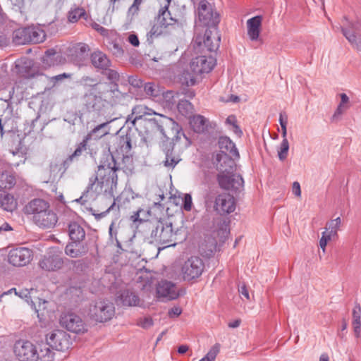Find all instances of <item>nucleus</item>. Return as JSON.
Here are the masks:
<instances>
[{
    "instance_id": "f257e3e1",
    "label": "nucleus",
    "mask_w": 361,
    "mask_h": 361,
    "mask_svg": "<svg viewBox=\"0 0 361 361\" xmlns=\"http://www.w3.org/2000/svg\"><path fill=\"white\" fill-rule=\"evenodd\" d=\"M119 169L112 154H106L100 161L97 175L89 178V183L82 195L76 199V202L85 204L86 197L90 192H100L104 187V192L113 190L116 187L118 176L116 171Z\"/></svg>"
},
{
    "instance_id": "f03ea898",
    "label": "nucleus",
    "mask_w": 361,
    "mask_h": 361,
    "mask_svg": "<svg viewBox=\"0 0 361 361\" xmlns=\"http://www.w3.org/2000/svg\"><path fill=\"white\" fill-rule=\"evenodd\" d=\"M24 213L31 216L32 222L43 229L54 228L58 222V216L49 202L42 198H34L23 209Z\"/></svg>"
},
{
    "instance_id": "7ed1b4c3",
    "label": "nucleus",
    "mask_w": 361,
    "mask_h": 361,
    "mask_svg": "<svg viewBox=\"0 0 361 361\" xmlns=\"http://www.w3.org/2000/svg\"><path fill=\"white\" fill-rule=\"evenodd\" d=\"M13 353L19 361H53V351L47 345L36 343L26 339H20L15 342Z\"/></svg>"
},
{
    "instance_id": "20e7f679",
    "label": "nucleus",
    "mask_w": 361,
    "mask_h": 361,
    "mask_svg": "<svg viewBox=\"0 0 361 361\" xmlns=\"http://www.w3.org/2000/svg\"><path fill=\"white\" fill-rule=\"evenodd\" d=\"M141 228L145 238L150 243H158L163 247L175 246V233L171 223L162 221H145L142 222Z\"/></svg>"
},
{
    "instance_id": "39448f33",
    "label": "nucleus",
    "mask_w": 361,
    "mask_h": 361,
    "mask_svg": "<svg viewBox=\"0 0 361 361\" xmlns=\"http://www.w3.org/2000/svg\"><path fill=\"white\" fill-rule=\"evenodd\" d=\"M146 109L147 107L144 105L134 106L132 109L131 115H129L127 118L126 123L130 122L132 126H135L136 123L140 121L145 128L150 129L152 131H159L167 140H169V137L165 133L164 126H171L178 133L180 128L178 123L172 118L163 116H161L159 119L155 118H143L146 114Z\"/></svg>"
},
{
    "instance_id": "423d86ee",
    "label": "nucleus",
    "mask_w": 361,
    "mask_h": 361,
    "mask_svg": "<svg viewBox=\"0 0 361 361\" xmlns=\"http://www.w3.org/2000/svg\"><path fill=\"white\" fill-rule=\"evenodd\" d=\"M218 145L220 149L219 152L216 154L214 164L216 168L223 166L221 161L226 163L227 161H231V159H238L240 154L235 143L227 136H221L218 141Z\"/></svg>"
},
{
    "instance_id": "0eeeda50",
    "label": "nucleus",
    "mask_w": 361,
    "mask_h": 361,
    "mask_svg": "<svg viewBox=\"0 0 361 361\" xmlns=\"http://www.w3.org/2000/svg\"><path fill=\"white\" fill-rule=\"evenodd\" d=\"M217 169L221 171L216 176V180L221 188L234 193L243 189L244 180L240 175L227 171L226 169L224 170L223 166Z\"/></svg>"
},
{
    "instance_id": "6e6552de",
    "label": "nucleus",
    "mask_w": 361,
    "mask_h": 361,
    "mask_svg": "<svg viewBox=\"0 0 361 361\" xmlns=\"http://www.w3.org/2000/svg\"><path fill=\"white\" fill-rule=\"evenodd\" d=\"M90 317L98 322L111 320L115 314V307L113 302L107 300L95 301L90 307Z\"/></svg>"
},
{
    "instance_id": "1a4fd4ad",
    "label": "nucleus",
    "mask_w": 361,
    "mask_h": 361,
    "mask_svg": "<svg viewBox=\"0 0 361 361\" xmlns=\"http://www.w3.org/2000/svg\"><path fill=\"white\" fill-rule=\"evenodd\" d=\"M197 17L202 26L207 27H217L220 22V17L214 11L212 5L206 0H201L197 8Z\"/></svg>"
},
{
    "instance_id": "9d476101",
    "label": "nucleus",
    "mask_w": 361,
    "mask_h": 361,
    "mask_svg": "<svg viewBox=\"0 0 361 361\" xmlns=\"http://www.w3.org/2000/svg\"><path fill=\"white\" fill-rule=\"evenodd\" d=\"M204 269L203 260L195 256L188 258L181 267V274L184 281H190L199 278Z\"/></svg>"
},
{
    "instance_id": "9b49d317",
    "label": "nucleus",
    "mask_w": 361,
    "mask_h": 361,
    "mask_svg": "<svg viewBox=\"0 0 361 361\" xmlns=\"http://www.w3.org/2000/svg\"><path fill=\"white\" fill-rule=\"evenodd\" d=\"M221 37L219 34L217 27H207L204 32L203 41L197 37L195 39V44L199 49L204 51V49L209 52H213L218 50L219 47Z\"/></svg>"
},
{
    "instance_id": "f8f14e48",
    "label": "nucleus",
    "mask_w": 361,
    "mask_h": 361,
    "mask_svg": "<svg viewBox=\"0 0 361 361\" xmlns=\"http://www.w3.org/2000/svg\"><path fill=\"white\" fill-rule=\"evenodd\" d=\"M47 347L58 351H64L70 348L72 341L70 335L63 330H54L47 336Z\"/></svg>"
},
{
    "instance_id": "ddd939ff",
    "label": "nucleus",
    "mask_w": 361,
    "mask_h": 361,
    "mask_svg": "<svg viewBox=\"0 0 361 361\" xmlns=\"http://www.w3.org/2000/svg\"><path fill=\"white\" fill-rule=\"evenodd\" d=\"M32 251L25 247H16L8 254V262L14 267H23L29 264L32 259Z\"/></svg>"
},
{
    "instance_id": "4468645a",
    "label": "nucleus",
    "mask_w": 361,
    "mask_h": 361,
    "mask_svg": "<svg viewBox=\"0 0 361 361\" xmlns=\"http://www.w3.org/2000/svg\"><path fill=\"white\" fill-rule=\"evenodd\" d=\"M214 208L220 215H225L233 212L235 209L234 197L229 193H221L215 198Z\"/></svg>"
},
{
    "instance_id": "2eb2a0df",
    "label": "nucleus",
    "mask_w": 361,
    "mask_h": 361,
    "mask_svg": "<svg viewBox=\"0 0 361 361\" xmlns=\"http://www.w3.org/2000/svg\"><path fill=\"white\" fill-rule=\"evenodd\" d=\"M61 323L68 331L75 334L87 331V326L78 315L71 313L61 317Z\"/></svg>"
},
{
    "instance_id": "dca6fc26",
    "label": "nucleus",
    "mask_w": 361,
    "mask_h": 361,
    "mask_svg": "<svg viewBox=\"0 0 361 361\" xmlns=\"http://www.w3.org/2000/svg\"><path fill=\"white\" fill-rule=\"evenodd\" d=\"M216 60L212 56H199L193 59L190 67L195 73H209L216 66Z\"/></svg>"
},
{
    "instance_id": "f3484780",
    "label": "nucleus",
    "mask_w": 361,
    "mask_h": 361,
    "mask_svg": "<svg viewBox=\"0 0 361 361\" xmlns=\"http://www.w3.org/2000/svg\"><path fill=\"white\" fill-rule=\"evenodd\" d=\"M156 293L158 298H165L169 300H175L179 296L176 284L167 280L158 282Z\"/></svg>"
},
{
    "instance_id": "a211bd4d",
    "label": "nucleus",
    "mask_w": 361,
    "mask_h": 361,
    "mask_svg": "<svg viewBox=\"0 0 361 361\" xmlns=\"http://www.w3.org/2000/svg\"><path fill=\"white\" fill-rule=\"evenodd\" d=\"M63 264V260L56 252H49L39 261V267L47 271H54L60 269Z\"/></svg>"
},
{
    "instance_id": "6ab92c4d",
    "label": "nucleus",
    "mask_w": 361,
    "mask_h": 361,
    "mask_svg": "<svg viewBox=\"0 0 361 361\" xmlns=\"http://www.w3.org/2000/svg\"><path fill=\"white\" fill-rule=\"evenodd\" d=\"M16 68L17 72L23 78H32L42 75L39 70L34 66L32 60L29 59H22L16 61Z\"/></svg>"
},
{
    "instance_id": "aec40b11",
    "label": "nucleus",
    "mask_w": 361,
    "mask_h": 361,
    "mask_svg": "<svg viewBox=\"0 0 361 361\" xmlns=\"http://www.w3.org/2000/svg\"><path fill=\"white\" fill-rule=\"evenodd\" d=\"M11 97H12L10 94L8 99H0V102H1V105L2 106V108L4 109V114L0 115V133L1 136L5 133V123L6 122L12 121L11 116L13 114V106L10 102Z\"/></svg>"
},
{
    "instance_id": "412c9836",
    "label": "nucleus",
    "mask_w": 361,
    "mask_h": 361,
    "mask_svg": "<svg viewBox=\"0 0 361 361\" xmlns=\"http://www.w3.org/2000/svg\"><path fill=\"white\" fill-rule=\"evenodd\" d=\"M169 4L170 1L168 0L167 4L159 10L158 14L155 18L157 23L164 25V28H166L170 25H174L178 23L177 19L173 18L169 11Z\"/></svg>"
},
{
    "instance_id": "4be33fe9",
    "label": "nucleus",
    "mask_w": 361,
    "mask_h": 361,
    "mask_svg": "<svg viewBox=\"0 0 361 361\" xmlns=\"http://www.w3.org/2000/svg\"><path fill=\"white\" fill-rule=\"evenodd\" d=\"M262 17L254 16L247 21V35L251 41H257L259 37Z\"/></svg>"
},
{
    "instance_id": "5701e85b",
    "label": "nucleus",
    "mask_w": 361,
    "mask_h": 361,
    "mask_svg": "<svg viewBox=\"0 0 361 361\" xmlns=\"http://www.w3.org/2000/svg\"><path fill=\"white\" fill-rule=\"evenodd\" d=\"M64 58L59 54L55 49H47L42 57V63L45 68H50L61 64Z\"/></svg>"
},
{
    "instance_id": "b1692460",
    "label": "nucleus",
    "mask_w": 361,
    "mask_h": 361,
    "mask_svg": "<svg viewBox=\"0 0 361 361\" xmlns=\"http://www.w3.org/2000/svg\"><path fill=\"white\" fill-rule=\"evenodd\" d=\"M118 302L123 306H140L141 300L139 296L134 292L129 290H123L118 296Z\"/></svg>"
},
{
    "instance_id": "393cba45",
    "label": "nucleus",
    "mask_w": 361,
    "mask_h": 361,
    "mask_svg": "<svg viewBox=\"0 0 361 361\" xmlns=\"http://www.w3.org/2000/svg\"><path fill=\"white\" fill-rule=\"evenodd\" d=\"M68 233L71 241L80 243L85 238L84 228L77 221H71L68 226Z\"/></svg>"
},
{
    "instance_id": "a878e982",
    "label": "nucleus",
    "mask_w": 361,
    "mask_h": 361,
    "mask_svg": "<svg viewBox=\"0 0 361 361\" xmlns=\"http://www.w3.org/2000/svg\"><path fill=\"white\" fill-rule=\"evenodd\" d=\"M190 124L193 130L197 133H204L207 130L209 124L212 125L204 116L200 114L192 115L190 118Z\"/></svg>"
},
{
    "instance_id": "bb28decb",
    "label": "nucleus",
    "mask_w": 361,
    "mask_h": 361,
    "mask_svg": "<svg viewBox=\"0 0 361 361\" xmlns=\"http://www.w3.org/2000/svg\"><path fill=\"white\" fill-rule=\"evenodd\" d=\"M131 142L132 139L130 133L119 136L116 141V151L121 153L123 157H128L132 149Z\"/></svg>"
},
{
    "instance_id": "cd10ccee",
    "label": "nucleus",
    "mask_w": 361,
    "mask_h": 361,
    "mask_svg": "<svg viewBox=\"0 0 361 361\" xmlns=\"http://www.w3.org/2000/svg\"><path fill=\"white\" fill-rule=\"evenodd\" d=\"M90 59L92 65L97 68L104 71L111 66L110 60L105 54L100 51L92 53Z\"/></svg>"
},
{
    "instance_id": "c85d7f7f",
    "label": "nucleus",
    "mask_w": 361,
    "mask_h": 361,
    "mask_svg": "<svg viewBox=\"0 0 361 361\" xmlns=\"http://www.w3.org/2000/svg\"><path fill=\"white\" fill-rule=\"evenodd\" d=\"M109 122L106 121L95 126L87 135L85 136L88 140H99L109 133Z\"/></svg>"
},
{
    "instance_id": "c756f323",
    "label": "nucleus",
    "mask_w": 361,
    "mask_h": 361,
    "mask_svg": "<svg viewBox=\"0 0 361 361\" xmlns=\"http://www.w3.org/2000/svg\"><path fill=\"white\" fill-rule=\"evenodd\" d=\"M163 150L166 155L164 164L166 167L173 169L180 161L179 159L176 158L173 154V144L171 142L169 144H163Z\"/></svg>"
},
{
    "instance_id": "7c9ffc66",
    "label": "nucleus",
    "mask_w": 361,
    "mask_h": 361,
    "mask_svg": "<svg viewBox=\"0 0 361 361\" xmlns=\"http://www.w3.org/2000/svg\"><path fill=\"white\" fill-rule=\"evenodd\" d=\"M29 27L16 29L13 32V42L16 45L29 44Z\"/></svg>"
},
{
    "instance_id": "2f4dec72",
    "label": "nucleus",
    "mask_w": 361,
    "mask_h": 361,
    "mask_svg": "<svg viewBox=\"0 0 361 361\" xmlns=\"http://www.w3.org/2000/svg\"><path fill=\"white\" fill-rule=\"evenodd\" d=\"M341 30L350 44L357 51H361V35H357L344 27H341Z\"/></svg>"
},
{
    "instance_id": "473e14b6",
    "label": "nucleus",
    "mask_w": 361,
    "mask_h": 361,
    "mask_svg": "<svg viewBox=\"0 0 361 361\" xmlns=\"http://www.w3.org/2000/svg\"><path fill=\"white\" fill-rule=\"evenodd\" d=\"M341 30L350 44L357 51H361V35H357L344 27H341Z\"/></svg>"
},
{
    "instance_id": "72a5a7b5",
    "label": "nucleus",
    "mask_w": 361,
    "mask_h": 361,
    "mask_svg": "<svg viewBox=\"0 0 361 361\" xmlns=\"http://www.w3.org/2000/svg\"><path fill=\"white\" fill-rule=\"evenodd\" d=\"M0 203L4 209L12 212L16 207V202L13 195L5 190L0 191Z\"/></svg>"
},
{
    "instance_id": "f704fd0d",
    "label": "nucleus",
    "mask_w": 361,
    "mask_h": 361,
    "mask_svg": "<svg viewBox=\"0 0 361 361\" xmlns=\"http://www.w3.org/2000/svg\"><path fill=\"white\" fill-rule=\"evenodd\" d=\"M102 98L93 93L85 94L83 97L84 104L89 111L98 110Z\"/></svg>"
},
{
    "instance_id": "c9c22d12",
    "label": "nucleus",
    "mask_w": 361,
    "mask_h": 361,
    "mask_svg": "<svg viewBox=\"0 0 361 361\" xmlns=\"http://www.w3.org/2000/svg\"><path fill=\"white\" fill-rule=\"evenodd\" d=\"M176 107L179 114L186 118H190L193 115L194 106L188 99L181 98Z\"/></svg>"
},
{
    "instance_id": "e433bc0d",
    "label": "nucleus",
    "mask_w": 361,
    "mask_h": 361,
    "mask_svg": "<svg viewBox=\"0 0 361 361\" xmlns=\"http://www.w3.org/2000/svg\"><path fill=\"white\" fill-rule=\"evenodd\" d=\"M163 98L166 106L170 109L176 107L181 99L180 93L179 92H174L173 90L164 92L163 93Z\"/></svg>"
},
{
    "instance_id": "4c0bfd02",
    "label": "nucleus",
    "mask_w": 361,
    "mask_h": 361,
    "mask_svg": "<svg viewBox=\"0 0 361 361\" xmlns=\"http://www.w3.org/2000/svg\"><path fill=\"white\" fill-rule=\"evenodd\" d=\"M83 18L87 19V13L85 10L82 8L74 5L68 13V20L70 23H75L80 18Z\"/></svg>"
},
{
    "instance_id": "58836bf2",
    "label": "nucleus",
    "mask_w": 361,
    "mask_h": 361,
    "mask_svg": "<svg viewBox=\"0 0 361 361\" xmlns=\"http://www.w3.org/2000/svg\"><path fill=\"white\" fill-rule=\"evenodd\" d=\"M16 180L14 174L9 172H2L0 175V188L9 190L14 187Z\"/></svg>"
},
{
    "instance_id": "ea45409f",
    "label": "nucleus",
    "mask_w": 361,
    "mask_h": 361,
    "mask_svg": "<svg viewBox=\"0 0 361 361\" xmlns=\"http://www.w3.org/2000/svg\"><path fill=\"white\" fill-rule=\"evenodd\" d=\"M79 244V243L71 241L65 247V253L72 258H76L84 255L87 252V250L84 247L82 248L75 247Z\"/></svg>"
},
{
    "instance_id": "a19ab883",
    "label": "nucleus",
    "mask_w": 361,
    "mask_h": 361,
    "mask_svg": "<svg viewBox=\"0 0 361 361\" xmlns=\"http://www.w3.org/2000/svg\"><path fill=\"white\" fill-rule=\"evenodd\" d=\"M30 43L38 44L44 42L46 35L44 31L37 27H29Z\"/></svg>"
},
{
    "instance_id": "79ce46f5",
    "label": "nucleus",
    "mask_w": 361,
    "mask_h": 361,
    "mask_svg": "<svg viewBox=\"0 0 361 361\" xmlns=\"http://www.w3.org/2000/svg\"><path fill=\"white\" fill-rule=\"evenodd\" d=\"M164 25L159 23H154L151 30L147 33V42L152 44L154 38L159 37L163 33Z\"/></svg>"
},
{
    "instance_id": "37998d69",
    "label": "nucleus",
    "mask_w": 361,
    "mask_h": 361,
    "mask_svg": "<svg viewBox=\"0 0 361 361\" xmlns=\"http://www.w3.org/2000/svg\"><path fill=\"white\" fill-rule=\"evenodd\" d=\"M341 220L340 217L331 220L326 224V233L331 236H334L337 234V231L341 226Z\"/></svg>"
},
{
    "instance_id": "c03bdc74",
    "label": "nucleus",
    "mask_w": 361,
    "mask_h": 361,
    "mask_svg": "<svg viewBox=\"0 0 361 361\" xmlns=\"http://www.w3.org/2000/svg\"><path fill=\"white\" fill-rule=\"evenodd\" d=\"M289 143L287 139H283L277 150L278 157L280 161H284L288 156Z\"/></svg>"
},
{
    "instance_id": "a18cd8bd",
    "label": "nucleus",
    "mask_w": 361,
    "mask_h": 361,
    "mask_svg": "<svg viewBox=\"0 0 361 361\" xmlns=\"http://www.w3.org/2000/svg\"><path fill=\"white\" fill-rule=\"evenodd\" d=\"M88 142V138L85 136L83 140L76 145L75 151L71 154L72 157L78 160V157L82 154V152L87 150Z\"/></svg>"
},
{
    "instance_id": "49530a36",
    "label": "nucleus",
    "mask_w": 361,
    "mask_h": 361,
    "mask_svg": "<svg viewBox=\"0 0 361 361\" xmlns=\"http://www.w3.org/2000/svg\"><path fill=\"white\" fill-rule=\"evenodd\" d=\"M220 349L219 344L216 343L212 347L209 352L199 361H214Z\"/></svg>"
},
{
    "instance_id": "de8ad7c7",
    "label": "nucleus",
    "mask_w": 361,
    "mask_h": 361,
    "mask_svg": "<svg viewBox=\"0 0 361 361\" xmlns=\"http://www.w3.org/2000/svg\"><path fill=\"white\" fill-rule=\"evenodd\" d=\"M180 80L182 85H185L187 87L192 86L195 84V78L188 71H183L180 77Z\"/></svg>"
},
{
    "instance_id": "09e8293b",
    "label": "nucleus",
    "mask_w": 361,
    "mask_h": 361,
    "mask_svg": "<svg viewBox=\"0 0 361 361\" xmlns=\"http://www.w3.org/2000/svg\"><path fill=\"white\" fill-rule=\"evenodd\" d=\"M343 25L342 27H347L350 32H353L355 33L357 31H360L361 28V24L358 22H350L349 21L347 17L343 18Z\"/></svg>"
},
{
    "instance_id": "8fccbe9b",
    "label": "nucleus",
    "mask_w": 361,
    "mask_h": 361,
    "mask_svg": "<svg viewBox=\"0 0 361 361\" xmlns=\"http://www.w3.org/2000/svg\"><path fill=\"white\" fill-rule=\"evenodd\" d=\"M109 49L116 57H121L124 54V51L121 45L116 42H112L110 43Z\"/></svg>"
},
{
    "instance_id": "3c124183",
    "label": "nucleus",
    "mask_w": 361,
    "mask_h": 361,
    "mask_svg": "<svg viewBox=\"0 0 361 361\" xmlns=\"http://www.w3.org/2000/svg\"><path fill=\"white\" fill-rule=\"evenodd\" d=\"M144 91L146 94L152 97L158 96V90L156 89L155 85L153 82L143 83Z\"/></svg>"
},
{
    "instance_id": "603ef678",
    "label": "nucleus",
    "mask_w": 361,
    "mask_h": 361,
    "mask_svg": "<svg viewBox=\"0 0 361 361\" xmlns=\"http://www.w3.org/2000/svg\"><path fill=\"white\" fill-rule=\"evenodd\" d=\"M104 74L111 82H116L119 80L120 75L116 71L107 68L106 70H104Z\"/></svg>"
},
{
    "instance_id": "864d4df0",
    "label": "nucleus",
    "mask_w": 361,
    "mask_h": 361,
    "mask_svg": "<svg viewBox=\"0 0 361 361\" xmlns=\"http://www.w3.org/2000/svg\"><path fill=\"white\" fill-rule=\"evenodd\" d=\"M114 205H115V202H114L111 204V205L106 210H105L104 212H102L101 213H97L96 211L92 208H90L89 212H90V214L92 216H94V218L97 221H99L100 219H102V218H104V216H106V214L114 207Z\"/></svg>"
},
{
    "instance_id": "5fc2aeb1",
    "label": "nucleus",
    "mask_w": 361,
    "mask_h": 361,
    "mask_svg": "<svg viewBox=\"0 0 361 361\" xmlns=\"http://www.w3.org/2000/svg\"><path fill=\"white\" fill-rule=\"evenodd\" d=\"M75 161L77 160L70 154L65 160L63 161L59 170L61 171L62 174H63Z\"/></svg>"
},
{
    "instance_id": "6e6d98bb",
    "label": "nucleus",
    "mask_w": 361,
    "mask_h": 361,
    "mask_svg": "<svg viewBox=\"0 0 361 361\" xmlns=\"http://www.w3.org/2000/svg\"><path fill=\"white\" fill-rule=\"evenodd\" d=\"M128 82L131 86L136 88H140L143 86V81L137 75H129Z\"/></svg>"
},
{
    "instance_id": "4d7b16f0",
    "label": "nucleus",
    "mask_w": 361,
    "mask_h": 361,
    "mask_svg": "<svg viewBox=\"0 0 361 361\" xmlns=\"http://www.w3.org/2000/svg\"><path fill=\"white\" fill-rule=\"evenodd\" d=\"M192 206V196L190 194H185L183 199L182 208L187 212L191 210Z\"/></svg>"
},
{
    "instance_id": "13d9d810",
    "label": "nucleus",
    "mask_w": 361,
    "mask_h": 361,
    "mask_svg": "<svg viewBox=\"0 0 361 361\" xmlns=\"http://www.w3.org/2000/svg\"><path fill=\"white\" fill-rule=\"evenodd\" d=\"M80 82L82 85L90 87H94L98 84L97 79L90 76H82L80 80Z\"/></svg>"
},
{
    "instance_id": "bf43d9fd",
    "label": "nucleus",
    "mask_w": 361,
    "mask_h": 361,
    "mask_svg": "<svg viewBox=\"0 0 361 361\" xmlns=\"http://www.w3.org/2000/svg\"><path fill=\"white\" fill-rule=\"evenodd\" d=\"M154 324L153 319L150 317L141 318L137 322V325L143 329H149Z\"/></svg>"
},
{
    "instance_id": "052dcab7",
    "label": "nucleus",
    "mask_w": 361,
    "mask_h": 361,
    "mask_svg": "<svg viewBox=\"0 0 361 361\" xmlns=\"http://www.w3.org/2000/svg\"><path fill=\"white\" fill-rule=\"evenodd\" d=\"M348 109V106H343L341 105H338L336 111H334V114L332 115L331 118V122H336L340 120L341 115L343 114L344 109Z\"/></svg>"
},
{
    "instance_id": "680f3d73",
    "label": "nucleus",
    "mask_w": 361,
    "mask_h": 361,
    "mask_svg": "<svg viewBox=\"0 0 361 361\" xmlns=\"http://www.w3.org/2000/svg\"><path fill=\"white\" fill-rule=\"evenodd\" d=\"M352 325L353 326V331L355 336L358 338L360 336L361 332V319H353Z\"/></svg>"
},
{
    "instance_id": "e2e57ef3",
    "label": "nucleus",
    "mask_w": 361,
    "mask_h": 361,
    "mask_svg": "<svg viewBox=\"0 0 361 361\" xmlns=\"http://www.w3.org/2000/svg\"><path fill=\"white\" fill-rule=\"evenodd\" d=\"M332 236H331L329 234L326 233V232H323L322 238L319 240V246L323 250V251H325V247L326 246V244L329 240H331Z\"/></svg>"
},
{
    "instance_id": "0e129e2a",
    "label": "nucleus",
    "mask_w": 361,
    "mask_h": 361,
    "mask_svg": "<svg viewBox=\"0 0 361 361\" xmlns=\"http://www.w3.org/2000/svg\"><path fill=\"white\" fill-rule=\"evenodd\" d=\"M143 0H134L133 4L128 9V13H131L133 15L137 13L139 11L140 5L142 3Z\"/></svg>"
},
{
    "instance_id": "69168bd1",
    "label": "nucleus",
    "mask_w": 361,
    "mask_h": 361,
    "mask_svg": "<svg viewBox=\"0 0 361 361\" xmlns=\"http://www.w3.org/2000/svg\"><path fill=\"white\" fill-rule=\"evenodd\" d=\"M353 319H361V306L358 303H355L353 310Z\"/></svg>"
},
{
    "instance_id": "338daca9",
    "label": "nucleus",
    "mask_w": 361,
    "mask_h": 361,
    "mask_svg": "<svg viewBox=\"0 0 361 361\" xmlns=\"http://www.w3.org/2000/svg\"><path fill=\"white\" fill-rule=\"evenodd\" d=\"M73 48L76 53L80 54L81 55L85 54L88 50V46L82 43L78 44Z\"/></svg>"
},
{
    "instance_id": "774afa93",
    "label": "nucleus",
    "mask_w": 361,
    "mask_h": 361,
    "mask_svg": "<svg viewBox=\"0 0 361 361\" xmlns=\"http://www.w3.org/2000/svg\"><path fill=\"white\" fill-rule=\"evenodd\" d=\"M181 312L182 310L180 307L174 306L169 310L168 314L169 317L173 318L178 317Z\"/></svg>"
}]
</instances>
